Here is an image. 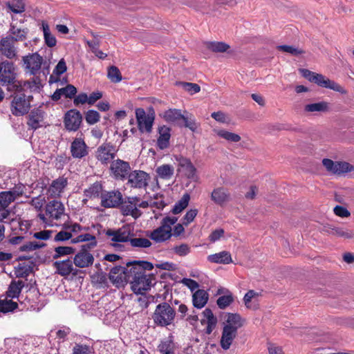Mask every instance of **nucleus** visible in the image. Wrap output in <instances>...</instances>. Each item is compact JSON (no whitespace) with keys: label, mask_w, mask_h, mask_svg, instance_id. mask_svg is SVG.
Returning <instances> with one entry per match:
<instances>
[{"label":"nucleus","mask_w":354,"mask_h":354,"mask_svg":"<svg viewBox=\"0 0 354 354\" xmlns=\"http://www.w3.org/2000/svg\"><path fill=\"white\" fill-rule=\"evenodd\" d=\"M353 167L346 162H335L333 174L341 175L353 170Z\"/></svg>","instance_id":"41"},{"label":"nucleus","mask_w":354,"mask_h":354,"mask_svg":"<svg viewBox=\"0 0 354 354\" xmlns=\"http://www.w3.org/2000/svg\"><path fill=\"white\" fill-rule=\"evenodd\" d=\"M18 307V304L8 298L0 299V313H8L13 312Z\"/></svg>","instance_id":"37"},{"label":"nucleus","mask_w":354,"mask_h":354,"mask_svg":"<svg viewBox=\"0 0 354 354\" xmlns=\"http://www.w3.org/2000/svg\"><path fill=\"white\" fill-rule=\"evenodd\" d=\"M180 166L185 171L188 178H192L195 175L196 169L192 163L187 159H183L180 161Z\"/></svg>","instance_id":"45"},{"label":"nucleus","mask_w":354,"mask_h":354,"mask_svg":"<svg viewBox=\"0 0 354 354\" xmlns=\"http://www.w3.org/2000/svg\"><path fill=\"white\" fill-rule=\"evenodd\" d=\"M108 77L113 82L121 81L122 76L119 69L115 66H111L108 71Z\"/></svg>","instance_id":"53"},{"label":"nucleus","mask_w":354,"mask_h":354,"mask_svg":"<svg viewBox=\"0 0 354 354\" xmlns=\"http://www.w3.org/2000/svg\"><path fill=\"white\" fill-rule=\"evenodd\" d=\"M178 221L176 216L164 218L160 225L152 231H147V236L156 243H162L169 240L172 236L171 226Z\"/></svg>","instance_id":"3"},{"label":"nucleus","mask_w":354,"mask_h":354,"mask_svg":"<svg viewBox=\"0 0 354 354\" xmlns=\"http://www.w3.org/2000/svg\"><path fill=\"white\" fill-rule=\"evenodd\" d=\"M156 171L159 178L170 180L174 174V168L170 165L165 164L158 167Z\"/></svg>","instance_id":"35"},{"label":"nucleus","mask_w":354,"mask_h":354,"mask_svg":"<svg viewBox=\"0 0 354 354\" xmlns=\"http://www.w3.org/2000/svg\"><path fill=\"white\" fill-rule=\"evenodd\" d=\"M75 248L71 246H59L54 250L53 259H56L62 257L73 254L75 253Z\"/></svg>","instance_id":"43"},{"label":"nucleus","mask_w":354,"mask_h":354,"mask_svg":"<svg viewBox=\"0 0 354 354\" xmlns=\"http://www.w3.org/2000/svg\"><path fill=\"white\" fill-rule=\"evenodd\" d=\"M109 279L118 288L124 286L126 283H128L127 277L124 274L109 276Z\"/></svg>","instance_id":"51"},{"label":"nucleus","mask_w":354,"mask_h":354,"mask_svg":"<svg viewBox=\"0 0 354 354\" xmlns=\"http://www.w3.org/2000/svg\"><path fill=\"white\" fill-rule=\"evenodd\" d=\"M198 213L197 209H192L189 210L183 217V224L187 225L192 221H194Z\"/></svg>","instance_id":"59"},{"label":"nucleus","mask_w":354,"mask_h":354,"mask_svg":"<svg viewBox=\"0 0 354 354\" xmlns=\"http://www.w3.org/2000/svg\"><path fill=\"white\" fill-rule=\"evenodd\" d=\"M328 109V103L326 102L308 104H306L304 108V110L307 112H325L327 111Z\"/></svg>","instance_id":"42"},{"label":"nucleus","mask_w":354,"mask_h":354,"mask_svg":"<svg viewBox=\"0 0 354 354\" xmlns=\"http://www.w3.org/2000/svg\"><path fill=\"white\" fill-rule=\"evenodd\" d=\"M20 194L16 191H3L0 192V207H8L11 203L15 201Z\"/></svg>","instance_id":"34"},{"label":"nucleus","mask_w":354,"mask_h":354,"mask_svg":"<svg viewBox=\"0 0 354 354\" xmlns=\"http://www.w3.org/2000/svg\"><path fill=\"white\" fill-rule=\"evenodd\" d=\"M100 119V115L97 111L88 110L85 114L86 122L90 125L96 124Z\"/></svg>","instance_id":"50"},{"label":"nucleus","mask_w":354,"mask_h":354,"mask_svg":"<svg viewBox=\"0 0 354 354\" xmlns=\"http://www.w3.org/2000/svg\"><path fill=\"white\" fill-rule=\"evenodd\" d=\"M299 71L303 77L310 82L315 83L318 86L325 88H341L336 82L322 74L305 68L300 69Z\"/></svg>","instance_id":"6"},{"label":"nucleus","mask_w":354,"mask_h":354,"mask_svg":"<svg viewBox=\"0 0 354 354\" xmlns=\"http://www.w3.org/2000/svg\"><path fill=\"white\" fill-rule=\"evenodd\" d=\"M136 118L138 122V127L140 131L150 133L152 129L154 121L153 114H146L142 108L136 109Z\"/></svg>","instance_id":"18"},{"label":"nucleus","mask_w":354,"mask_h":354,"mask_svg":"<svg viewBox=\"0 0 354 354\" xmlns=\"http://www.w3.org/2000/svg\"><path fill=\"white\" fill-rule=\"evenodd\" d=\"M46 244L37 241H28L21 245L19 248L21 252H31L44 248Z\"/></svg>","instance_id":"46"},{"label":"nucleus","mask_w":354,"mask_h":354,"mask_svg":"<svg viewBox=\"0 0 354 354\" xmlns=\"http://www.w3.org/2000/svg\"><path fill=\"white\" fill-rule=\"evenodd\" d=\"M127 179V185L132 188H145L147 187L150 176L149 174L142 170L131 171Z\"/></svg>","instance_id":"9"},{"label":"nucleus","mask_w":354,"mask_h":354,"mask_svg":"<svg viewBox=\"0 0 354 354\" xmlns=\"http://www.w3.org/2000/svg\"><path fill=\"white\" fill-rule=\"evenodd\" d=\"M31 95H26L24 93L15 95L11 102V112L15 116H21L28 113L30 108Z\"/></svg>","instance_id":"5"},{"label":"nucleus","mask_w":354,"mask_h":354,"mask_svg":"<svg viewBox=\"0 0 354 354\" xmlns=\"http://www.w3.org/2000/svg\"><path fill=\"white\" fill-rule=\"evenodd\" d=\"M101 205L105 208L118 207L122 204V195L118 190L104 192L101 194Z\"/></svg>","instance_id":"15"},{"label":"nucleus","mask_w":354,"mask_h":354,"mask_svg":"<svg viewBox=\"0 0 354 354\" xmlns=\"http://www.w3.org/2000/svg\"><path fill=\"white\" fill-rule=\"evenodd\" d=\"M0 52L8 59H12L17 55V48L15 41L11 37H6L0 41Z\"/></svg>","instance_id":"23"},{"label":"nucleus","mask_w":354,"mask_h":354,"mask_svg":"<svg viewBox=\"0 0 354 354\" xmlns=\"http://www.w3.org/2000/svg\"><path fill=\"white\" fill-rule=\"evenodd\" d=\"M174 251L179 256L183 257L190 252V248L186 243H182L180 245H176L173 248Z\"/></svg>","instance_id":"57"},{"label":"nucleus","mask_w":354,"mask_h":354,"mask_svg":"<svg viewBox=\"0 0 354 354\" xmlns=\"http://www.w3.org/2000/svg\"><path fill=\"white\" fill-rule=\"evenodd\" d=\"M17 67L14 63L3 61L0 63V85L7 86L15 84L17 78Z\"/></svg>","instance_id":"7"},{"label":"nucleus","mask_w":354,"mask_h":354,"mask_svg":"<svg viewBox=\"0 0 354 354\" xmlns=\"http://www.w3.org/2000/svg\"><path fill=\"white\" fill-rule=\"evenodd\" d=\"M19 86L24 88H41L44 86L43 80L39 77H34L32 81H25L23 84H20Z\"/></svg>","instance_id":"48"},{"label":"nucleus","mask_w":354,"mask_h":354,"mask_svg":"<svg viewBox=\"0 0 354 354\" xmlns=\"http://www.w3.org/2000/svg\"><path fill=\"white\" fill-rule=\"evenodd\" d=\"M101 190V186L98 184H93L88 189L84 191V195L88 198L96 197L99 195Z\"/></svg>","instance_id":"56"},{"label":"nucleus","mask_w":354,"mask_h":354,"mask_svg":"<svg viewBox=\"0 0 354 354\" xmlns=\"http://www.w3.org/2000/svg\"><path fill=\"white\" fill-rule=\"evenodd\" d=\"M182 283L185 286L188 287L192 292H194L199 286L198 283L196 281H194L192 279L184 278L182 280Z\"/></svg>","instance_id":"64"},{"label":"nucleus","mask_w":354,"mask_h":354,"mask_svg":"<svg viewBox=\"0 0 354 354\" xmlns=\"http://www.w3.org/2000/svg\"><path fill=\"white\" fill-rule=\"evenodd\" d=\"M140 198L138 196H129L122 202L121 211L124 216H131L134 218L140 216L141 212L138 208V203Z\"/></svg>","instance_id":"16"},{"label":"nucleus","mask_w":354,"mask_h":354,"mask_svg":"<svg viewBox=\"0 0 354 354\" xmlns=\"http://www.w3.org/2000/svg\"><path fill=\"white\" fill-rule=\"evenodd\" d=\"M234 301V297L232 292L223 288V309L230 306Z\"/></svg>","instance_id":"54"},{"label":"nucleus","mask_w":354,"mask_h":354,"mask_svg":"<svg viewBox=\"0 0 354 354\" xmlns=\"http://www.w3.org/2000/svg\"><path fill=\"white\" fill-rule=\"evenodd\" d=\"M67 216L64 204L57 200L49 201L45 207V214H39L38 218L46 225L53 226L54 221H59Z\"/></svg>","instance_id":"2"},{"label":"nucleus","mask_w":354,"mask_h":354,"mask_svg":"<svg viewBox=\"0 0 354 354\" xmlns=\"http://www.w3.org/2000/svg\"><path fill=\"white\" fill-rule=\"evenodd\" d=\"M190 200V196L189 194L185 193L183 195L182 198L176 203L171 212L174 214L180 213L184 210L188 205Z\"/></svg>","instance_id":"38"},{"label":"nucleus","mask_w":354,"mask_h":354,"mask_svg":"<svg viewBox=\"0 0 354 354\" xmlns=\"http://www.w3.org/2000/svg\"><path fill=\"white\" fill-rule=\"evenodd\" d=\"M174 348L173 341L169 338L161 341L158 346V350L161 354H174Z\"/></svg>","instance_id":"40"},{"label":"nucleus","mask_w":354,"mask_h":354,"mask_svg":"<svg viewBox=\"0 0 354 354\" xmlns=\"http://www.w3.org/2000/svg\"><path fill=\"white\" fill-rule=\"evenodd\" d=\"M106 236L111 238L113 242H129L131 234V228L130 226L126 225L113 230H108L106 232Z\"/></svg>","instance_id":"21"},{"label":"nucleus","mask_w":354,"mask_h":354,"mask_svg":"<svg viewBox=\"0 0 354 354\" xmlns=\"http://www.w3.org/2000/svg\"><path fill=\"white\" fill-rule=\"evenodd\" d=\"M44 203L45 198L41 196L32 198L29 202V203L37 210H41Z\"/></svg>","instance_id":"58"},{"label":"nucleus","mask_w":354,"mask_h":354,"mask_svg":"<svg viewBox=\"0 0 354 354\" xmlns=\"http://www.w3.org/2000/svg\"><path fill=\"white\" fill-rule=\"evenodd\" d=\"M10 35L8 36L11 37L13 41H23L26 37L27 32L24 29L18 28L15 26H11L10 29Z\"/></svg>","instance_id":"44"},{"label":"nucleus","mask_w":354,"mask_h":354,"mask_svg":"<svg viewBox=\"0 0 354 354\" xmlns=\"http://www.w3.org/2000/svg\"><path fill=\"white\" fill-rule=\"evenodd\" d=\"M237 334V330L223 326V350L230 348Z\"/></svg>","instance_id":"29"},{"label":"nucleus","mask_w":354,"mask_h":354,"mask_svg":"<svg viewBox=\"0 0 354 354\" xmlns=\"http://www.w3.org/2000/svg\"><path fill=\"white\" fill-rule=\"evenodd\" d=\"M159 137L157 140V145L159 149H165L169 144L170 129L163 126L159 128Z\"/></svg>","instance_id":"30"},{"label":"nucleus","mask_w":354,"mask_h":354,"mask_svg":"<svg viewBox=\"0 0 354 354\" xmlns=\"http://www.w3.org/2000/svg\"><path fill=\"white\" fill-rule=\"evenodd\" d=\"M42 29L46 44L48 47H54L57 44V39L55 37L51 34L48 25L43 23Z\"/></svg>","instance_id":"39"},{"label":"nucleus","mask_w":354,"mask_h":354,"mask_svg":"<svg viewBox=\"0 0 354 354\" xmlns=\"http://www.w3.org/2000/svg\"><path fill=\"white\" fill-rule=\"evenodd\" d=\"M67 67L66 64L64 59H61L53 70V74L50 76L49 83H57V86H62L61 88H76L73 85L66 84V79L59 80L57 76L63 74L66 71Z\"/></svg>","instance_id":"12"},{"label":"nucleus","mask_w":354,"mask_h":354,"mask_svg":"<svg viewBox=\"0 0 354 354\" xmlns=\"http://www.w3.org/2000/svg\"><path fill=\"white\" fill-rule=\"evenodd\" d=\"M175 310L167 302L156 306L152 318L154 323L161 327L171 325L175 319Z\"/></svg>","instance_id":"4"},{"label":"nucleus","mask_w":354,"mask_h":354,"mask_svg":"<svg viewBox=\"0 0 354 354\" xmlns=\"http://www.w3.org/2000/svg\"><path fill=\"white\" fill-rule=\"evenodd\" d=\"M323 231L327 234L335 235L345 239H351L353 237V234L351 232L346 231L342 227H333L331 225L324 226Z\"/></svg>","instance_id":"33"},{"label":"nucleus","mask_w":354,"mask_h":354,"mask_svg":"<svg viewBox=\"0 0 354 354\" xmlns=\"http://www.w3.org/2000/svg\"><path fill=\"white\" fill-rule=\"evenodd\" d=\"M258 295L259 294L253 290H250L245 293L243 297V301L247 308H251L250 304L252 299L257 297Z\"/></svg>","instance_id":"62"},{"label":"nucleus","mask_w":354,"mask_h":354,"mask_svg":"<svg viewBox=\"0 0 354 354\" xmlns=\"http://www.w3.org/2000/svg\"><path fill=\"white\" fill-rule=\"evenodd\" d=\"M45 112L40 108L31 110L27 117L28 129L35 131L39 128L45 127L47 123L45 120Z\"/></svg>","instance_id":"10"},{"label":"nucleus","mask_w":354,"mask_h":354,"mask_svg":"<svg viewBox=\"0 0 354 354\" xmlns=\"http://www.w3.org/2000/svg\"><path fill=\"white\" fill-rule=\"evenodd\" d=\"M94 262L93 255L87 249H82L75 254L73 263L76 268H86L91 266Z\"/></svg>","instance_id":"20"},{"label":"nucleus","mask_w":354,"mask_h":354,"mask_svg":"<svg viewBox=\"0 0 354 354\" xmlns=\"http://www.w3.org/2000/svg\"><path fill=\"white\" fill-rule=\"evenodd\" d=\"M24 287V282L21 280H18L17 281H12L7 291L8 297L10 298L18 297Z\"/></svg>","instance_id":"36"},{"label":"nucleus","mask_w":354,"mask_h":354,"mask_svg":"<svg viewBox=\"0 0 354 354\" xmlns=\"http://www.w3.org/2000/svg\"><path fill=\"white\" fill-rule=\"evenodd\" d=\"M67 185L68 180L66 178L59 177L58 178L53 180L48 189V192L52 197L59 196L60 194L63 192Z\"/></svg>","instance_id":"26"},{"label":"nucleus","mask_w":354,"mask_h":354,"mask_svg":"<svg viewBox=\"0 0 354 354\" xmlns=\"http://www.w3.org/2000/svg\"><path fill=\"white\" fill-rule=\"evenodd\" d=\"M110 170L115 179L123 180L127 179L131 172V167L128 162L116 159L111 162Z\"/></svg>","instance_id":"13"},{"label":"nucleus","mask_w":354,"mask_h":354,"mask_svg":"<svg viewBox=\"0 0 354 354\" xmlns=\"http://www.w3.org/2000/svg\"><path fill=\"white\" fill-rule=\"evenodd\" d=\"M243 319L239 313H226L224 316L223 326L230 328L238 331L245 324Z\"/></svg>","instance_id":"22"},{"label":"nucleus","mask_w":354,"mask_h":354,"mask_svg":"<svg viewBox=\"0 0 354 354\" xmlns=\"http://www.w3.org/2000/svg\"><path fill=\"white\" fill-rule=\"evenodd\" d=\"M82 122V115L81 113L76 109H70L64 115V127L66 129L69 131H77Z\"/></svg>","instance_id":"14"},{"label":"nucleus","mask_w":354,"mask_h":354,"mask_svg":"<svg viewBox=\"0 0 354 354\" xmlns=\"http://www.w3.org/2000/svg\"><path fill=\"white\" fill-rule=\"evenodd\" d=\"M62 226V230L56 233L54 236L55 242L68 241L72 239L74 234L80 232L82 230V227L79 223L71 221L64 222Z\"/></svg>","instance_id":"8"},{"label":"nucleus","mask_w":354,"mask_h":354,"mask_svg":"<svg viewBox=\"0 0 354 354\" xmlns=\"http://www.w3.org/2000/svg\"><path fill=\"white\" fill-rule=\"evenodd\" d=\"M127 269H128V263H127L126 267L115 266L113 268H111V270L109 272V276L124 274H126V277H128Z\"/></svg>","instance_id":"60"},{"label":"nucleus","mask_w":354,"mask_h":354,"mask_svg":"<svg viewBox=\"0 0 354 354\" xmlns=\"http://www.w3.org/2000/svg\"><path fill=\"white\" fill-rule=\"evenodd\" d=\"M53 267L56 272L62 277H67L70 274L76 276L80 272V270L75 267L73 260L69 258L62 261H56L53 263Z\"/></svg>","instance_id":"17"},{"label":"nucleus","mask_w":354,"mask_h":354,"mask_svg":"<svg viewBox=\"0 0 354 354\" xmlns=\"http://www.w3.org/2000/svg\"><path fill=\"white\" fill-rule=\"evenodd\" d=\"M153 268L151 263L146 261H135L128 263L127 281L135 294L142 295L145 291L150 289L151 276L147 274V271Z\"/></svg>","instance_id":"1"},{"label":"nucleus","mask_w":354,"mask_h":354,"mask_svg":"<svg viewBox=\"0 0 354 354\" xmlns=\"http://www.w3.org/2000/svg\"><path fill=\"white\" fill-rule=\"evenodd\" d=\"M334 213L340 217H348L350 216L349 211L344 207L341 205H336L333 209Z\"/></svg>","instance_id":"61"},{"label":"nucleus","mask_w":354,"mask_h":354,"mask_svg":"<svg viewBox=\"0 0 354 354\" xmlns=\"http://www.w3.org/2000/svg\"><path fill=\"white\" fill-rule=\"evenodd\" d=\"M116 156L115 147L111 143H103L95 152V157L102 165L111 163Z\"/></svg>","instance_id":"11"},{"label":"nucleus","mask_w":354,"mask_h":354,"mask_svg":"<svg viewBox=\"0 0 354 354\" xmlns=\"http://www.w3.org/2000/svg\"><path fill=\"white\" fill-rule=\"evenodd\" d=\"M53 234L52 230H43L34 233L33 237L40 240H48Z\"/></svg>","instance_id":"63"},{"label":"nucleus","mask_w":354,"mask_h":354,"mask_svg":"<svg viewBox=\"0 0 354 354\" xmlns=\"http://www.w3.org/2000/svg\"><path fill=\"white\" fill-rule=\"evenodd\" d=\"M277 49L283 52L288 53L292 55L298 56L304 53V51L299 48H296L293 46L288 45H281L278 46Z\"/></svg>","instance_id":"49"},{"label":"nucleus","mask_w":354,"mask_h":354,"mask_svg":"<svg viewBox=\"0 0 354 354\" xmlns=\"http://www.w3.org/2000/svg\"><path fill=\"white\" fill-rule=\"evenodd\" d=\"M208 299V293L204 290L198 289L192 295L193 306L196 308L201 309L206 305Z\"/></svg>","instance_id":"27"},{"label":"nucleus","mask_w":354,"mask_h":354,"mask_svg":"<svg viewBox=\"0 0 354 354\" xmlns=\"http://www.w3.org/2000/svg\"><path fill=\"white\" fill-rule=\"evenodd\" d=\"M92 348L86 344H75L73 348V354H91Z\"/></svg>","instance_id":"52"},{"label":"nucleus","mask_w":354,"mask_h":354,"mask_svg":"<svg viewBox=\"0 0 354 354\" xmlns=\"http://www.w3.org/2000/svg\"><path fill=\"white\" fill-rule=\"evenodd\" d=\"M23 62L25 68L28 70L30 74H40L41 65L44 63L43 57L38 53L29 54L23 57Z\"/></svg>","instance_id":"19"},{"label":"nucleus","mask_w":354,"mask_h":354,"mask_svg":"<svg viewBox=\"0 0 354 354\" xmlns=\"http://www.w3.org/2000/svg\"><path fill=\"white\" fill-rule=\"evenodd\" d=\"M8 8L16 14H20L25 11V3L23 0H12L8 4Z\"/></svg>","instance_id":"47"},{"label":"nucleus","mask_w":354,"mask_h":354,"mask_svg":"<svg viewBox=\"0 0 354 354\" xmlns=\"http://www.w3.org/2000/svg\"><path fill=\"white\" fill-rule=\"evenodd\" d=\"M80 242H88V243L82 245V249L90 250L97 245L95 236L88 233L80 234L76 238L71 239L72 243H77Z\"/></svg>","instance_id":"28"},{"label":"nucleus","mask_w":354,"mask_h":354,"mask_svg":"<svg viewBox=\"0 0 354 354\" xmlns=\"http://www.w3.org/2000/svg\"><path fill=\"white\" fill-rule=\"evenodd\" d=\"M129 244L132 248L139 249L148 248L152 245L148 238L136 236L132 232L129 239Z\"/></svg>","instance_id":"32"},{"label":"nucleus","mask_w":354,"mask_h":354,"mask_svg":"<svg viewBox=\"0 0 354 354\" xmlns=\"http://www.w3.org/2000/svg\"><path fill=\"white\" fill-rule=\"evenodd\" d=\"M88 147L80 138H75L71 145V153L75 158H82L88 154Z\"/></svg>","instance_id":"24"},{"label":"nucleus","mask_w":354,"mask_h":354,"mask_svg":"<svg viewBox=\"0 0 354 354\" xmlns=\"http://www.w3.org/2000/svg\"><path fill=\"white\" fill-rule=\"evenodd\" d=\"M162 116L167 122H175L178 125H181L182 118H184L180 110L176 109H170L165 111Z\"/></svg>","instance_id":"31"},{"label":"nucleus","mask_w":354,"mask_h":354,"mask_svg":"<svg viewBox=\"0 0 354 354\" xmlns=\"http://www.w3.org/2000/svg\"><path fill=\"white\" fill-rule=\"evenodd\" d=\"M202 314L203 318L201 319V324L203 326H207L205 328V333L209 335L216 328L217 319L209 308H206Z\"/></svg>","instance_id":"25"},{"label":"nucleus","mask_w":354,"mask_h":354,"mask_svg":"<svg viewBox=\"0 0 354 354\" xmlns=\"http://www.w3.org/2000/svg\"><path fill=\"white\" fill-rule=\"evenodd\" d=\"M223 139L229 142H238L241 140V136L235 133L223 130Z\"/></svg>","instance_id":"55"}]
</instances>
